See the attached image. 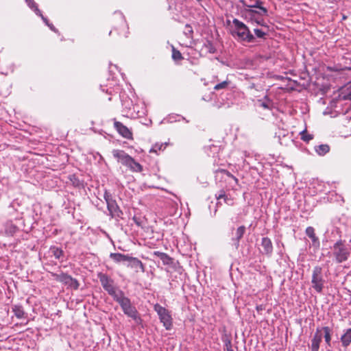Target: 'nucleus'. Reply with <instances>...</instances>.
<instances>
[{
	"label": "nucleus",
	"instance_id": "29",
	"mask_svg": "<svg viewBox=\"0 0 351 351\" xmlns=\"http://www.w3.org/2000/svg\"><path fill=\"white\" fill-rule=\"evenodd\" d=\"M166 147L165 145H163V144H160V145H158V144H156L154 145L150 149V152H155V153H157V151L158 150H161L162 149H165Z\"/></svg>",
	"mask_w": 351,
	"mask_h": 351
},
{
	"label": "nucleus",
	"instance_id": "31",
	"mask_svg": "<svg viewBox=\"0 0 351 351\" xmlns=\"http://www.w3.org/2000/svg\"><path fill=\"white\" fill-rule=\"evenodd\" d=\"M254 34L255 35L258 37V38H264L265 36L266 35V33L264 32L263 31H262L261 29H254Z\"/></svg>",
	"mask_w": 351,
	"mask_h": 351
},
{
	"label": "nucleus",
	"instance_id": "25",
	"mask_svg": "<svg viewBox=\"0 0 351 351\" xmlns=\"http://www.w3.org/2000/svg\"><path fill=\"white\" fill-rule=\"evenodd\" d=\"M160 260L162 261V263L165 265H172L173 263V259L166 253H165L164 255L162 256Z\"/></svg>",
	"mask_w": 351,
	"mask_h": 351
},
{
	"label": "nucleus",
	"instance_id": "24",
	"mask_svg": "<svg viewBox=\"0 0 351 351\" xmlns=\"http://www.w3.org/2000/svg\"><path fill=\"white\" fill-rule=\"evenodd\" d=\"M25 2L37 15H41V11L38 9L37 4L34 1V0H25Z\"/></svg>",
	"mask_w": 351,
	"mask_h": 351
},
{
	"label": "nucleus",
	"instance_id": "41",
	"mask_svg": "<svg viewBox=\"0 0 351 351\" xmlns=\"http://www.w3.org/2000/svg\"><path fill=\"white\" fill-rule=\"evenodd\" d=\"M209 51L210 53H214L215 52V50H214V49H213V47L212 46H210V48L209 49Z\"/></svg>",
	"mask_w": 351,
	"mask_h": 351
},
{
	"label": "nucleus",
	"instance_id": "23",
	"mask_svg": "<svg viewBox=\"0 0 351 351\" xmlns=\"http://www.w3.org/2000/svg\"><path fill=\"white\" fill-rule=\"evenodd\" d=\"M300 138L304 142H309L313 138V135L308 134L306 130H304L300 132Z\"/></svg>",
	"mask_w": 351,
	"mask_h": 351
},
{
	"label": "nucleus",
	"instance_id": "39",
	"mask_svg": "<svg viewBox=\"0 0 351 351\" xmlns=\"http://www.w3.org/2000/svg\"><path fill=\"white\" fill-rule=\"evenodd\" d=\"M52 31L53 32H56V29L55 28V27L52 25V24H49L47 25Z\"/></svg>",
	"mask_w": 351,
	"mask_h": 351
},
{
	"label": "nucleus",
	"instance_id": "36",
	"mask_svg": "<svg viewBox=\"0 0 351 351\" xmlns=\"http://www.w3.org/2000/svg\"><path fill=\"white\" fill-rule=\"evenodd\" d=\"M239 1L244 8L245 11V9H249L248 6L250 5V4H247L245 0H239Z\"/></svg>",
	"mask_w": 351,
	"mask_h": 351
},
{
	"label": "nucleus",
	"instance_id": "13",
	"mask_svg": "<svg viewBox=\"0 0 351 351\" xmlns=\"http://www.w3.org/2000/svg\"><path fill=\"white\" fill-rule=\"evenodd\" d=\"M114 128L117 132L124 138L130 139L132 137V134L130 130L124 125L122 123L119 121L114 122Z\"/></svg>",
	"mask_w": 351,
	"mask_h": 351
},
{
	"label": "nucleus",
	"instance_id": "5",
	"mask_svg": "<svg viewBox=\"0 0 351 351\" xmlns=\"http://www.w3.org/2000/svg\"><path fill=\"white\" fill-rule=\"evenodd\" d=\"M312 287L317 292L321 293L325 284L323 277L322 268L320 266H315L313 268L311 279Z\"/></svg>",
	"mask_w": 351,
	"mask_h": 351
},
{
	"label": "nucleus",
	"instance_id": "33",
	"mask_svg": "<svg viewBox=\"0 0 351 351\" xmlns=\"http://www.w3.org/2000/svg\"><path fill=\"white\" fill-rule=\"evenodd\" d=\"M16 230H17V228L12 224L8 226V228L6 229V232H9L10 234H13L14 233L16 232Z\"/></svg>",
	"mask_w": 351,
	"mask_h": 351
},
{
	"label": "nucleus",
	"instance_id": "28",
	"mask_svg": "<svg viewBox=\"0 0 351 351\" xmlns=\"http://www.w3.org/2000/svg\"><path fill=\"white\" fill-rule=\"evenodd\" d=\"M172 58L174 60H180L182 59L181 53L178 50H176L174 47H173L172 50Z\"/></svg>",
	"mask_w": 351,
	"mask_h": 351
},
{
	"label": "nucleus",
	"instance_id": "2",
	"mask_svg": "<svg viewBox=\"0 0 351 351\" xmlns=\"http://www.w3.org/2000/svg\"><path fill=\"white\" fill-rule=\"evenodd\" d=\"M114 300L120 304L123 313L127 316L133 319L136 323H139L141 319L138 315L136 308L132 305L130 300L124 295L123 292L116 295Z\"/></svg>",
	"mask_w": 351,
	"mask_h": 351
},
{
	"label": "nucleus",
	"instance_id": "35",
	"mask_svg": "<svg viewBox=\"0 0 351 351\" xmlns=\"http://www.w3.org/2000/svg\"><path fill=\"white\" fill-rule=\"evenodd\" d=\"M222 172L226 174L228 177L232 178L237 184L238 183V179L236 177H234L232 174H231L230 172L226 170H223Z\"/></svg>",
	"mask_w": 351,
	"mask_h": 351
},
{
	"label": "nucleus",
	"instance_id": "4",
	"mask_svg": "<svg viewBox=\"0 0 351 351\" xmlns=\"http://www.w3.org/2000/svg\"><path fill=\"white\" fill-rule=\"evenodd\" d=\"M331 250L332 256L337 263L346 261L350 255V250L346 246L344 241L341 239L335 243Z\"/></svg>",
	"mask_w": 351,
	"mask_h": 351
},
{
	"label": "nucleus",
	"instance_id": "20",
	"mask_svg": "<svg viewBox=\"0 0 351 351\" xmlns=\"http://www.w3.org/2000/svg\"><path fill=\"white\" fill-rule=\"evenodd\" d=\"M322 332H324V338L326 345L328 347L331 346V329L328 326L320 328Z\"/></svg>",
	"mask_w": 351,
	"mask_h": 351
},
{
	"label": "nucleus",
	"instance_id": "19",
	"mask_svg": "<svg viewBox=\"0 0 351 351\" xmlns=\"http://www.w3.org/2000/svg\"><path fill=\"white\" fill-rule=\"evenodd\" d=\"M306 234L311 239L313 244L314 245H317V246L319 245V239L316 237V235L315 234V230L313 227H311V226L307 227L306 229Z\"/></svg>",
	"mask_w": 351,
	"mask_h": 351
},
{
	"label": "nucleus",
	"instance_id": "30",
	"mask_svg": "<svg viewBox=\"0 0 351 351\" xmlns=\"http://www.w3.org/2000/svg\"><path fill=\"white\" fill-rule=\"evenodd\" d=\"M193 32V31L192 27L190 25L186 24L185 25L184 34L187 36V37L191 38L192 36Z\"/></svg>",
	"mask_w": 351,
	"mask_h": 351
},
{
	"label": "nucleus",
	"instance_id": "17",
	"mask_svg": "<svg viewBox=\"0 0 351 351\" xmlns=\"http://www.w3.org/2000/svg\"><path fill=\"white\" fill-rule=\"evenodd\" d=\"M110 257L115 263H119L121 262L128 263L130 256L129 254H121V253H111L110 254Z\"/></svg>",
	"mask_w": 351,
	"mask_h": 351
},
{
	"label": "nucleus",
	"instance_id": "7",
	"mask_svg": "<svg viewBox=\"0 0 351 351\" xmlns=\"http://www.w3.org/2000/svg\"><path fill=\"white\" fill-rule=\"evenodd\" d=\"M154 310L158 313L164 327L167 330H170L172 326V317L169 311L158 304H155Z\"/></svg>",
	"mask_w": 351,
	"mask_h": 351
},
{
	"label": "nucleus",
	"instance_id": "37",
	"mask_svg": "<svg viewBox=\"0 0 351 351\" xmlns=\"http://www.w3.org/2000/svg\"><path fill=\"white\" fill-rule=\"evenodd\" d=\"M164 252H161L159 251H155L153 252V255L159 257L160 259L161 258L162 256L164 255Z\"/></svg>",
	"mask_w": 351,
	"mask_h": 351
},
{
	"label": "nucleus",
	"instance_id": "38",
	"mask_svg": "<svg viewBox=\"0 0 351 351\" xmlns=\"http://www.w3.org/2000/svg\"><path fill=\"white\" fill-rule=\"evenodd\" d=\"M39 16L41 17V19H43V21L45 22V23L47 25H48L49 24L47 19L46 17H45L42 14H41V15H39Z\"/></svg>",
	"mask_w": 351,
	"mask_h": 351
},
{
	"label": "nucleus",
	"instance_id": "16",
	"mask_svg": "<svg viewBox=\"0 0 351 351\" xmlns=\"http://www.w3.org/2000/svg\"><path fill=\"white\" fill-rule=\"evenodd\" d=\"M245 232V227L244 226H239L236 230V236L232 238L234 245L237 249L239 246V241L243 237Z\"/></svg>",
	"mask_w": 351,
	"mask_h": 351
},
{
	"label": "nucleus",
	"instance_id": "10",
	"mask_svg": "<svg viewBox=\"0 0 351 351\" xmlns=\"http://www.w3.org/2000/svg\"><path fill=\"white\" fill-rule=\"evenodd\" d=\"M217 200L214 210V215L216 214L219 205L221 204V200H223L225 204L228 206H233L234 204V198L230 195H227L223 190H221L217 194L215 195Z\"/></svg>",
	"mask_w": 351,
	"mask_h": 351
},
{
	"label": "nucleus",
	"instance_id": "15",
	"mask_svg": "<svg viewBox=\"0 0 351 351\" xmlns=\"http://www.w3.org/2000/svg\"><path fill=\"white\" fill-rule=\"evenodd\" d=\"M128 267H130L136 269H140L142 272L145 271V267L143 263L137 258L131 256L128 263Z\"/></svg>",
	"mask_w": 351,
	"mask_h": 351
},
{
	"label": "nucleus",
	"instance_id": "14",
	"mask_svg": "<svg viewBox=\"0 0 351 351\" xmlns=\"http://www.w3.org/2000/svg\"><path fill=\"white\" fill-rule=\"evenodd\" d=\"M261 246L263 247V254L266 255H271L272 254L273 245L270 239L263 237L261 241Z\"/></svg>",
	"mask_w": 351,
	"mask_h": 351
},
{
	"label": "nucleus",
	"instance_id": "12",
	"mask_svg": "<svg viewBox=\"0 0 351 351\" xmlns=\"http://www.w3.org/2000/svg\"><path fill=\"white\" fill-rule=\"evenodd\" d=\"M322 339V333L320 328H317L311 339V351H319V345Z\"/></svg>",
	"mask_w": 351,
	"mask_h": 351
},
{
	"label": "nucleus",
	"instance_id": "40",
	"mask_svg": "<svg viewBox=\"0 0 351 351\" xmlns=\"http://www.w3.org/2000/svg\"><path fill=\"white\" fill-rule=\"evenodd\" d=\"M263 309V306H262V305H259V306H256V310H257L258 311H262Z\"/></svg>",
	"mask_w": 351,
	"mask_h": 351
},
{
	"label": "nucleus",
	"instance_id": "21",
	"mask_svg": "<svg viewBox=\"0 0 351 351\" xmlns=\"http://www.w3.org/2000/svg\"><path fill=\"white\" fill-rule=\"evenodd\" d=\"M315 152L319 156H324L330 151V147L326 144L319 145L315 147Z\"/></svg>",
	"mask_w": 351,
	"mask_h": 351
},
{
	"label": "nucleus",
	"instance_id": "34",
	"mask_svg": "<svg viewBox=\"0 0 351 351\" xmlns=\"http://www.w3.org/2000/svg\"><path fill=\"white\" fill-rule=\"evenodd\" d=\"M224 345H225V347H226V350H228L229 348H232V343H231L230 340L229 339H228V338H226L224 340Z\"/></svg>",
	"mask_w": 351,
	"mask_h": 351
},
{
	"label": "nucleus",
	"instance_id": "32",
	"mask_svg": "<svg viewBox=\"0 0 351 351\" xmlns=\"http://www.w3.org/2000/svg\"><path fill=\"white\" fill-rule=\"evenodd\" d=\"M258 103L259 104V106L264 109H269V102L263 101L262 100H258Z\"/></svg>",
	"mask_w": 351,
	"mask_h": 351
},
{
	"label": "nucleus",
	"instance_id": "18",
	"mask_svg": "<svg viewBox=\"0 0 351 351\" xmlns=\"http://www.w3.org/2000/svg\"><path fill=\"white\" fill-rule=\"evenodd\" d=\"M341 342L343 347L347 348L351 343V328L343 330L341 337Z\"/></svg>",
	"mask_w": 351,
	"mask_h": 351
},
{
	"label": "nucleus",
	"instance_id": "26",
	"mask_svg": "<svg viewBox=\"0 0 351 351\" xmlns=\"http://www.w3.org/2000/svg\"><path fill=\"white\" fill-rule=\"evenodd\" d=\"M51 253L53 254V256L56 258V259H60V257L62 256L63 254V252L62 250L60 249V248H58V247H53L50 249Z\"/></svg>",
	"mask_w": 351,
	"mask_h": 351
},
{
	"label": "nucleus",
	"instance_id": "11",
	"mask_svg": "<svg viewBox=\"0 0 351 351\" xmlns=\"http://www.w3.org/2000/svg\"><path fill=\"white\" fill-rule=\"evenodd\" d=\"M263 3V1L261 0H256L254 4H250L248 6L250 9H245V12L250 14L266 15L267 14V10L266 8L262 6Z\"/></svg>",
	"mask_w": 351,
	"mask_h": 351
},
{
	"label": "nucleus",
	"instance_id": "27",
	"mask_svg": "<svg viewBox=\"0 0 351 351\" xmlns=\"http://www.w3.org/2000/svg\"><path fill=\"white\" fill-rule=\"evenodd\" d=\"M229 83H230V82H228V81H223L221 83L216 84L214 87V89L216 90H219L221 89H225L228 87V86L229 85Z\"/></svg>",
	"mask_w": 351,
	"mask_h": 351
},
{
	"label": "nucleus",
	"instance_id": "6",
	"mask_svg": "<svg viewBox=\"0 0 351 351\" xmlns=\"http://www.w3.org/2000/svg\"><path fill=\"white\" fill-rule=\"evenodd\" d=\"M104 198L106 202L108 210L112 217H119L122 215V211L117 204L116 200L112 197V195L105 191Z\"/></svg>",
	"mask_w": 351,
	"mask_h": 351
},
{
	"label": "nucleus",
	"instance_id": "8",
	"mask_svg": "<svg viewBox=\"0 0 351 351\" xmlns=\"http://www.w3.org/2000/svg\"><path fill=\"white\" fill-rule=\"evenodd\" d=\"M99 278L104 289L115 299L116 295H119L121 291H117L113 285V281L106 274H99Z\"/></svg>",
	"mask_w": 351,
	"mask_h": 351
},
{
	"label": "nucleus",
	"instance_id": "1",
	"mask_svg": "<svg viewBox=\"0 0 351 351\" xmlns=\"http://www.w3.org/2000/svg\"><path fill=\"white\" fill-rule=\"evenodd\" d=\"M112 155L119 162L127 167L131 171L141 172L143 171L142 165L123 150L114 149L112 151Z\"/></svg>",
	"mask_w": 351,
	"mask_h": 351
},
{
	"label": "nucleus",
	"instance_id": "42",
	"mask_svg": "<svg viewBox=\"0 0 351 351\" xmlns=\"http://www.w3.org/2000/svg\"><path fill=\"white\" fill-rule=\"evenodd\" d=\"M226 351H234L232 348H229L228 350H226Z\"/></svg>",
	"mask_w": 351,
	"mask_h": 351
},
{
	"label": "nucleus",
	"instance_id": "9",
	"mask_svg": "<svg viewBox=\"0 0 351 351\" xmlns=\"http://www.w3.org/2000/svg\"><path fill=\"white\" fill-rule=\"evenodd\" d=\"M52 276L56 280L60 282L73 289H77L79 287L80 285L77 280L66 274H52Z\"/></svg>",
	"mask_w": 351,
	"mask_h": 351
},
{
	"label": "nucleus",
	"instance_id": "3",
	"mask_svg": "<svg viewBox=\"0 0 351 351\" xmlns=\"http://www.w3.org/2000/svg\"><path fill=\"white\" fill-rule=\"evenodd\" d=\"M232 23L234 26L232 34L237 37L241 41L252 43L254 40V36L250 32L247 26L237 19H234Z\"/></svg>",
	"mask_w": 351,
	"mask_h": 351
},
{
	"label": "nucleus",
	"instance_id": "43",
	"mask_svg": "<svg viewBox=\"0 0 351 351\" xmlns=\"http://www.w3.org/2000/svg\"><path fill=\"white\" fill-rule=\"evenodd\" d=\"M222 203H223V201H222V200H221V204H219V206H221V205H222Z\"/></svg>",
	"mask_w": 351,
	"mask_h": 351
},
{
	"label": "nucleus",
	"instance_id": "22",
	"mask_svg": "<svg viewBox=\"0 0 351 351\" xmlns=\"http://www.w3.org/2000/svg\"><path fill=\"white\" fill-rule=\"evenodd\" d=\"M12 311L14 315L19 319L23 317L25 314L23 307L20 305H14L12 306Z\"/></svg>",
	"mask_w": 351,
	"mask_h": 351
}]
</instances>
